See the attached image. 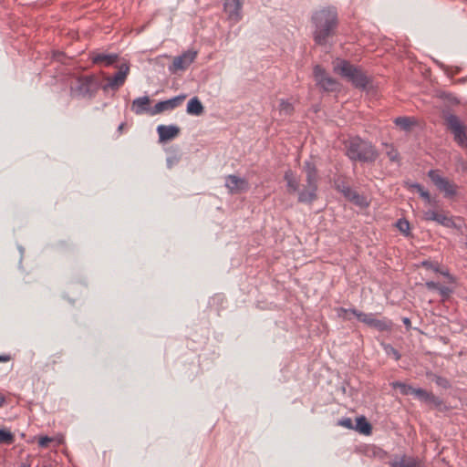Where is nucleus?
Listing matches in <instances>:
<instances>
[{
	"mask_svg": "<svg viewBox=\"0 0 467 467\" xmlns=\"http://www.w3.org/2000/svg\"><path fill=\"white\" fill-rule=\"evenodd\" d=\"M312 37L318 47H330L337 34L338 16L334 6L323 7L315 11L311 16Z\"/></svg>",
	"mask_w": 467,
	"mask_h": 467,
	"instance_id": "nucleus-1",
	"label": "nucleus"
},
{
	"mask_svg": "<svg viewBox=\"0 0 467 467\" xmlns=\"http://www.w3.org/2000/svg\"><path fill=\"white\" fill-rule=\"evenodd\" d=\"M303 170L306 172V184L297 192V202L312 204L317 199L318 172L315 162L307 160L304 162Z\"/></svg>",
	"mask_w": 467,
	"mask_h": 467,
	"instance_id": "nucleus-2",
	"label": "nucleus"
},
{
	"mask_svg": "<svg viewBox=\"0 0 467 467\" xmlns=\"http://www.w3.org/2000/svg\"><path fill=\"white\" fill-rule=\"evenodd\" d=\"M334 71L350 82L354 88L361 90L366 89L371 81L360 67L346 59H337L334 64Z\"/></svg>",
	"mask_w": 467,
	"mask_h": 467,
	"instance_id": "nucleus-3",
	"label": "nucleus"
},
{
	"mask_svg": "<svg viewBox=\"0 0 467 467\" xmlns=\"http://www.w3.org/2000/svg\"><path fill=\"white\" fill-rule=\"evenodd\" d=\"M347 156L351 161L371 163L377 160L379 153L370 142L356 137L347 146Z\"/></svg>",
	"mask_w": 467,
	"mask_h": 467,
	"instance_id": "nucleus-4",
	"label": "nucleus"
},
{
	"mask_svg": "<svg viewBox=\"0 0 467 467\" xmlns=\"http://www.w3.org/2000/svg\"><path fill=\"white\" fill-rule=\"evenodd\" d=\"M99 88H102L99 79L95 75L78 77L71 86V94L79 99H92Z\"/></svg>",
	"mask_w": 467,
	"mask_h": 467,
	"instance_id": "nucleus-5",
	"label": "nucleus"
},
{
	"mask_svg": "<svg viewBox=\"0 0 467 467\" xmlns=\"http://www.w3.org/2000/svg\"><path fill=\"white\" fill-rule=\"evenodd\" d=\"M443 118L448 130L453 135V140L462 149L467 150V130L465 125L456 115L443 111Z\"/></svg>",
	"mask_w": 467,
	"mask_h": 467,
	"instance_id": "nucleus-6",
	"label": "nucleus"
},
{
	"mask_svg": "<svg viewBox=\"0 0 467 467\" xmlns=\"http://www.w3.org/2000/svg\"><path fill=\"white\" fill-rule=\"evenodd\" d=\"M351 314L354 315L360 322L377 329L379 332H388L392 329L393 323L387 317L378 319L375 317V314H366L358 309H351Z\"/></svg>",
	"mask_w": 467,
	"mask_h": 467,
	"instance_id": "nucleus-7",
	"label": "nucleus"
},
{
	"mask_svg": "<svg viewBox=\"0 0 467 467\" xmlns=\"http://www.w3.org/2000/svg\"><path fill=\"white\" fill-rule=\"evenodd\" d=\"M428 177L438 190L444 192L445 197L451 198L457 194V186L447 178L441 176L438 170H430Z\"/></svg>",
	"mask_w": 467,
	"mask_h": 467,
	"instance_id": "nucleus-8",
	"label": "nucleus"
},
{
	"mask_svg": "<svg viewBox=\"0 0 467 467\" xmlns=\"http://www.w3.org/2000/svg\"><path fill=\"white\" fill-rule=\"evenodd\" d=\"M129 72L130 66L127 63L121 64L118 67V71L111 78H108V82L102 86L103 91L109 88L112 90L119 89L125 83Z\"/></svg>",
	"mask_w": 467,
	"mask_h": 467,
	"instance_id": "nucleus-9",
	"label": "nucleus"
},
{
	"mask_svg": "<svg viewBox=\"0 0 467 467\" xmlns=\"http://www.w3.org/2000/svg\"><path fill=\"white\" fill-rule=\"evenodd\" d=\"M314 77L317 85L324 91H334L337 89V82L335 78L327 76L326 70L319 65L314 67Z\"/></svg>",
	"mask_w": 467,
	"mask_h": 467,
	"instance_id": "nucleus-10",
	"label": "nucleus"
},
{
	"mask_svg": "<svg viewBox=\"0 0 467 467\" xmlns=\"http://www.w3.org/2000/svg\"><path fill=\"white\" fill-rule=\"evenodd\" d=\"M197 57V51L189 49L183 52L182 55L174 57L171 65L169 66L168 69L171 73H175L178 70H185Z\"/></svg>",
	"mask_w": 467,
	"mask_h": 467,
	"instance_id": "nucleus-11",
	"label": "nucleus"
},
{
	"mask_svg": "<svg viewBox=\"0 0 467 467\" xmlns=\"http://www.w3.org/2000/svg\"><path fill=\"white\" fill-rule=\"evenodd\" d=\"M186 94H180L171 99L159 101L154 105L153 108L150 109V116L158 115L166 110H172L175 108L179 107L182 101L186 99Z\"/></svg>",
	"mask_w": 467,
	"mask_h": 467,
	"instance_id": "nucleus-12",
	"label": "nucleus"
},
{
	"mask_svg": "<svg viewBox=\"0 0 467 467\" xmlns=\"http://www.w3.org/2000/svg\"><path fill=\"white\" fill-rule=\"evenodd\" d=\"M244 0H223V10L228 15V19L234 23L239 22L242 17Z\"/></svg>",
	"mask_w": 467,
	"mask_h": 467,
	"instance_id": "nucleus-13",
	"label": "nucleus"
},
{
	"mask_svg": "<svg viewBox=\"0 0 467 467\" xmlns=\"http://www.w3.org/2000/svg\"><path fill=\"white\" fill-rule=\"evenodd\" d=\"M225 187L231 193L245 192L249 190V182L236 175H228L225 179Z\"/></svg>",
	"mask_w": 467,
	"mask_h": 467,
	"instance_id": "nucleus-14",
	"label": "nucleus"
},
{
	"mask_svg": "<svg viewBox=\"0 0 467 467\" xmlns=\"http://www.w3.org/2000/svg\"><path fill=\"white\" fill-rule=\"evenodd\" d=\"M150 99L149 96H142L133 99L131 104V110L136 115H142L149 113L150 115Z\"/></svg>",
	"mask_w": 467,
	"mask_h": 467,
	"instance_id": "nucleus-15",
	"label": "nucleus"
},
{
	"mask_svg": "<svg viewBox=\"0 0 467 467\" xmlns=\"http://www.w3.org/2000/svg\"><path fill=\"white\" fill-rule=\"evenodd\" d=\"M157 132L160 141H168L172 140L180 133V128L176 125H159Z\"/></svg>",
	"mask_w": 467,
	"mask_h": 467,
	"instance_id": "nucleus-16",
	"label": "nucleus"
},
{
	"mask_svg": "<svg viewBox=\"0 0 467 467\" xmlns=\"http://www.w3.org/2000/svg\"><path fill=\"white\" fill-rule=\"evenodd\" d=\"M419 400L425 402L427 404H433L436 407L441 405V400L433 395L431 392H428L427 390L421 388H416L413 394Z\"/></svg>",
	"mask_w": 467,
	"mask_h": 467,
	"instance_id": "nucleus-17",
	"label": "nucleus"
},
{
	"mask_svg": "<svg viewBox=\"0 0 467 467\" xmlns=\"http://www.w3.org/2000/svg\"><path fill=\"white\" fill-rule=\"evenodd\" d=\"M186 112L192 116H201L204 112V107L198 97H192L189 99Z\"/></svg>",
	"mask_w": 467,
	"mask_h": 467,
	"instance_id": "nucleus-18",
	"label": "nucleus"
},
{
	"mask_svg": "<svg viewBox=\"0 0 467 467\" xmlns=\"http://www.w3.org/2000/svg\"><path fill=\"white\" fill-rule=\"evenodd\" d=\"M117 59V54L96 53L91 57V60L94 64H103L104 66L113 65Z\"/></svg>",
	"mask_w": 467,
	"mask_h": 467,
	"instance_id": "nucleus-19",
	"label": "nucleus"
},
{
	"mask_svg": "<svg viewBox=\"0 0 467 467\" xmlns=\"http://www.w3.org/2000/svg\"><path fill=\"white\" fill-rule=\"evenodd\" d=\"M389 467H420L417 458L403 455L399 460L390 462Z\"/></svg>",
	"mask_w": 467,
	"mask_h": 467,
	"instance_id": "nucleus-20",
	"label": "nucleus"
},
{
	"mask_svg": "<svg viewBox=\"0 0 467 467\" xmlns=\"http://www.w3.org/2000/svg\"><path fill=\"white\" fill-rule=\"evenodd\" d=\"M394 124L399 127L401 130L409 132L413 126L416 125L417 121L414 118L400 116L397 117L393 120Z\"/></svg>",
	"mask_w": 467,
	"mask_h": 467,
	"instance_id": "nucleus-21",
	"label": "nucleus"
},
{
	"mask_svg": "<svg viewBox=\"0 0 467 467\" xmlns=\"http://www.w3.org/2000/svg\"><path fill=\"white\" fill-rule=\"evenodd\" d=\"M406 185L408 189L415 190L426 202H434L430 192L419 182H407Z\"/></svg>",
	"mask_w": 467,
	"mask_h": 467,
	"instance_id": "nucleus-22",
	"label": "nucleus"
},
{
	"mask_svg": "<svg viewBox=\"0 0 467 467\" xmlns=\"http://www.w3.org/2000/svg\"><path fill=\"white\" fill-rule=\"evenodd\" d=\"M284 180L286 182V187L290 193H295V192H298L299 182L296 179V177L291 170H288L285 172Z\"/></svg>",
	"mask_w": 467,
	"mask_h": 467,
	"instance_id": "nucleus-23",
	"label": "nucleus"
},
{
	"mask_svg": "<svg viewBox=\"0 0 467 467\" xmlns=\"http://www.w3.org/2000/svg\"><path fill=\"white\" fill-rule=\"evenodd\" d=\"M361 434L368 435L371 433L372 426L364 416L356 419L355 429Z\"/></svg>",
	"mask_w": 467,
	"mask_h": 467,
	"instance_id": "nucleus-24",
	"label": "nucleus"
},
{
	"mask_svg": "<svg viewBox=\"0 0 467 467\" xmlns=\"http://www.w3.org/2000/svg\"><path fill=\"white\" fill-rule=\"evenodd\" d=\"M390 386L393 388V389H400V392L402 394V395H413L414 394V391H415V389L414 387H412L411 385H409V384H406L404 382H401V381H393L390 383Z\"/></svg>",
	"mask_w": 467,
	"mask_h": 467,
	"instance_id": "nucleus-25",
	"label": "nucleus"
},
{
	"mask_svg": "<svg viewBox=\"0 0 467 467\" xmlns=\"http://www.w3.org/2000/svg\"><path fill=\"white\" fill-rule=\"evenodd\" d=\"M294 105L288 100L285 99H280L279 100V113L284 116H291L294 112Z\"/></svg>",
	"mask_w": 467,
	"mask_h": 467,
	"instance_id": "nucleus-26",
	"label": "nucleus"
},
{
	"mask_svg": "<svg viewBox=\"0 0 467 467\" xmlns=\"http://www.w3.org/2000/svg\"><path fill=\"white\" fill-rule=\"evenodd\" d=\"M348 200L361 208H365V207L368 206V202L366 197L359 194L356 191H354V192L348 197Z\"/></svg>",
	"mask_w": 467,
	"mask_h": 467,
	"instance_id": "nucleus-27",
	"label": "nucleus"
},
{
	"mask_svg": "<svg viewBox=\"0 0 467 467\" xmlns=\"http://www.w3.org/2000/svg\"><path fill=\"white\" fill-rule=\"evenodd\" d=\"M435 222L438 223L439 224L448 227V228L455 227V223H454L452 218L448 217L447 215H445L443 213H438Z\"/></svg>",
	"mask_w": 467,
	"mask_h": 467,
	"instance_id": "nucleus-28",
	"label": "nucleus"
},
{
	"mask_svg": "<svg viewBox=\"0 0 467 467\" xmlns=\"http://www.w3.org/2000/svg\"><path fill=\"white\" fill-rule=\"evenodd\" d=\"M335 187L347 200L355 191L344 182H336Z\"/></svg>",
	"mask_w": 467,
	"mask_h": 467,
	"instance_id": "nucleus-29",
	"label": "nucleus"
},
{
	"mask_svg": "<svg viewBox=\"0 0 467 467\" xmlns=\"http://www.w3.org/2000/svg\"><path fill=\"white\" fill-rule=\"evenodd\" d=\"M15 441L14 434L6 430L0 429V443L10 445Z\"/></svg>",
	"mask_w": 467,
	"mask_h": 467,
	"instance_id": "nucleus-30",
	"label": "nucleus"
},
{
	"mask_svg": "<svg viewBox=\"0 0 467 467\" xmlns=\"http://www.w3.org/2000/svg\"><path fill=\"white\" fill-rule=\"evenodd\" d=\"M385 145L388 148L386 154L389 157V161L392 162L399 161V160H400L399 151L394 148L393 145H389V144H385Z\"/></svg>",
	"mask_w": 467,
	"mask_h": 467,
	"instance_id": "nucleus-31",
	"label": "nucleus"
},
{
	"mask_svg": "<svg viewBox=\"0 0 467 467\" xmlns=\"http://www.w3.org/2000/svg\"><path fill=\"white\" fill-rule=\"evenodd\" d=\"M384 350L388 355H392L396 361L400 360L401 358L400 353L390 344L384 345Z\"/></svg>",
	"mask_w": 467,
	"mask_h": 467,
	"instance_id": "nucleus-32",
	"label": "nucleus"
},
{
	"mask_svg": "<svg viewBox=\"0 0 467 467\" xmlns=\"http://www.w3.org/2000/svg\"><path fill=\"white\" fill-rule=\"evenodd\" d=\"M433 380H434L436 385H438L439 387H441L442 389H447L451 388L450 381L446 378H444V377L435 376Z\"/></svg>",
	"mask_w": 467,
	"mask_h": 467,
	"instance_id": "nucleus-33",
	"label": "nucleus"
},
{
	"mask_svg": "<svg viewBox=\"0 0 467 467\" xmlns=\"http://www.w3.org/2000/svg\"><path fill=\"white\" fill-rule=\"evenodd\" d=\"M421 266H423L426 269L432 270L435 273L440 272V265L437 262L424 260L421 262Z\"/></svg>",
	"mask_w": 467,
	"mask_h": 467,
	"instance_id": "nucleus-34",
	"label": "nucleus"
},
{
	"mask_svg": "<svg viewBox=\"0 0 467 467\" xmlns=\"http://www.w3.org/2000/svg\"><path fill=\"white\" fill-rule=\"evenodd\" d=\"M396 226L398 227V229L405 234H409V231H410V223L409 222L406 220V219H399L397 223H396Z\"/></svg>",
	"mask_w": 467,
	"mask_h": 467,
	"instance_id": "nucleus-35",
	"label": "nucleus"
},
{
	"mask_svg": "<svg viewBox=\"0 0 467 467\" xmlns=\"http://www.w3.org/2000/svg\"><path fill=\"white\" fill-rule=\"evenodd\" d=\"M441 98L452 105L460 103L459 99L451 93H443Z\"/></svg>",
	"mask_w": 467,
	"mask_h": 467,
	"instance_id": "nucleus-36",
	"label": "nucleus"
},
{
	"mask_svg": "<svg viewBox=\"0 0 467 467\" xmlns=\"http://www.w3.org/2000/svg\"><path fill=\"white\" fill-rule=\"evenodd\" d=\"M338 425L343 426L349 430L355 429V426L353 425V421L350 418H342L341 420H339Z\"/></svg>",
	"mask_w": 467,
	"mask_h": 467,
	"instance_id": "nucleus-37",
	"label": "nucleus"
},
{
	"mask_svg": "<svg viewBox=\"0 0 467 467\" xmlns=\"http://www.w3.org/2000/svg\"><path fill=\"white\" fill-rule=\"evenodd\" d=\"M52 441H53V439L47 435L40 436L39 440H38V445L42 448H46L48 446L49 442H51Z\"/></svg>",
	"mask_w": 467,
	"mask_h": 467,
	"instance_id": "nucleus-38",
	"label": "nucleus"
},
{
	"mask_svg": "<svg viewBox=\"0 0 467 467\" xmlns=\"http://www.w3.org/2000/svg\"><path fill=\"white\" fill-rule=\"evenodd\" d=\"M438 213L434 210H428L424 212V218L427 221H434L436 220Z\"/></svg>",
	"mask_w": 467,
	"mask_h": 467,
	"instance_id": "nucleus-39",
	"label": "nucleus"
},
{
	"mask_svg": "<svg viewBox=\"0 0 467 467\" xmlns=\"http://www.w3.org/2000/svg\"><path fill=\"white\" fill-rule=\"evenodd\" d=\"M351 309L352 308L347 309V308H344V307L337 308V313L338 317H341V318H344V319H348L346 315L348 313H351Z\"/></svg>",
	"mask_w": 467,
	"mask_h": 467,
	"instance_id": "nucleus-40",
	"label": "nucleus"
},
{
	"mask_svg": "<svg viewBox=\"0 0 467 467\" xmlns=\"http://www.w3.org/2000/svg\"><path fill=\"white\" fill-rule=\"evenodd\" d=\"M426 286L428 289L434 290L440 288V285L434 281L426 282Z\"/></svg>",
	"mask_w": 467,
	"mask_h": 467,
	"instance_id": "nucleus-41",
	"label": "nucleus"
},
{
	"mask_svg": "<svg viewBox=\"0 0 467 467\" xmlns=\"http://www.w3.org/2000/svg\"><path fill=\"white\" fill-rule=\"evenodd\" d=\"M402 323L404 324L407 330H410L411 328V321L409 317H402Z\"/></svg>",
	"mask_w": 467,
	"mask_h": 467,
	"instance_id": "nucleus-42",
	"label": "nucleus"
},
{
	"mask_svg": "<svg viewBox=\"0 0 467 467\" xmlns=\"http://www.w3.org/2000/svg\"><path fill=\"white\" fill-rule=\"evenodd\" d=\"M437 290H439L441 296H448V294L450 293V289L446 286L440 285V288H438Z\"/></svg>",
	"mask_w": 467,
	"mask_h": 467,
	"instance_id": "nucleus-43",
	"label": "nucleus"
},
{
	"mask_svg": "<svg viewBox=\"0 0 467 467\" xmlns=\"http://www.w3.org/2000/svg\"><path fill=\"white\" fill-rule=\"evenodd\" d=\"M11 359L9 355H0V362H7Z\"/></svg>",
	"mask_w": 467,
	"mask_h": 467,
	"instance_id": "nucleus-44",
	"label": "nucleus"
},
{
	"mask_svg": "<svg viewBox=\"0 0 467 467\" xmlns=\"http://www.w3.org/2000/svg\"><path fill=\"white\" fill-rule=\"evenodd\" d=\"M441 275L450 278V279H452V276L450 275L449 271L448 270H445V271H442L440 269V272H439Z\"/></svg>",
	"mask_w": 467,
	"mask_h": 467,
	"instance_id": "nucleus-45",
	"label": "nucleus"
},
{
	"mask_svg": "<svg viewBox=\"0 0 467 467\" xmlns=\"http://www.w3.org/2000/svg\"><path fill=\"white\" fill-rule=\"evenodd\" d=\"M124 125H125V123H124V122H122V123H120V124L119 125L118 130H117L119 133H121V132H122L123 128H124Z\"/></svg>",
	"mask_w": 467,
	"mask_h": 467,
	"instance_id": "nucleus-46",
	"label": "nucleus"
},
{
	"mask_svg": "<svg viewBox=\"0 0 467 467\" xmlns=\"http://www.w3.org/2000/svg\"><path fill=\"white\" fill-rule=\"evenodd\" d=\"M5 402V398L3 395H0V407H2Z\"/></svg>",
	"mask_w": 467,
	"mask_h": 467,
	"instance_id": "nucleus-47",
	"label": "nucleus"
},
{
	"mask_svg": "<svg viewBox=\"0 0 467 467\" xmlns=\"http://www.w3.org/2000/svg\"><path fill=\"white\" fill-rule=\"evenodd\" d=\"M18 249H19V251H20V253H21V254H23V253H24V248H23L22 246H19V247H18Z\"/></svg>",
	"mask_w": 467,
	"mask_h": 467,
	"instance_id": "nucleus-48",
	"label": "nucleus"
},
{
	"mask_svg": "<svg viewBox=\"0 0 467 467\" xmlns=\"http://www.w3.org/2000/svg\"><path fill=\"white\" fill-rule=\"evenodd\" d=\"M19 467H30V465H29V464L23 463V464H22L21 466H19Z\"/></svg>",
	"mask_w": 467,
	"mask_h": 467,
	"instance_id": "nucleus-49",
	"label": "nucleus"
},
{
	"mask_svg": "<svg viewBox=\"0 0 467 467\" xmlns=\"http://www.w3.org/2000/svg\"><path fill=\"white\" fill-rule=\"evenodd\" d=\"M171 161L170 160H168V166L171 167Z\"/></svg>",
	"mask_w": 467,
	"mask_h": 467,
	"instance_id": "nucleus-50",
	"label": "nucleus"
},
{
	"mask_svg": "<svg viewBox=\"0 0 467 467\" xmlns=\"http://www.w3.org/2000/svg\"><path fill=\"white\" fill-rule=\"evenodd\" d=\"M466 246H467V242H466Z\"/></svg>",
	"mask_w": 467,
	"mask_h": 467,
	"instance_id": "nucleus-51",
	"label": "nucleus"
}]
</instances>
